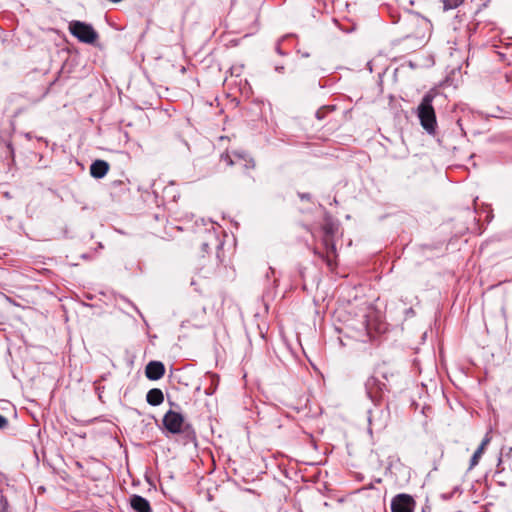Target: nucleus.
I'll list each match as a JSON object with an SVG mask.
<instances>
[{"instance_id":"1","label":"nucleus","mask_w":512,"mask_h":512,"mask_svg":"<svg viewBox=\"0 0 512 512\" xmlns=\"http://www.w3.org/2000/svg\"><path fill=\"white\" fill-rule=\"evenodd\" d=\"M434 98L435 93L433 91L427 92L417 108L420 124L429 135H435L437 130L436 114L433 108Z\"/></svg>"},{"instance_id":"2","label":"nucleus","mask_w":512,"mask_h":512,"mask_svg":"<svg viewBox=\"0 0 512 512\" xmlns=\"http://www.w3.org/2000/svg\"><path fill=\"white\" fill-rule=\"evenodd\" d=\"M69 31L80 42L86 44H92L98 38V33L95 31L92 25L82 21L70 22Z\"/></svg>"},{"instance_id":"3","label":"nucleus","mask_w":512,"mask_h":512,"mask_svg":"<svg viewBox=\"0 0 512 512\" xmlns=\"http://www.w3.org/2000/svg\"><path fill=\"white\" fill-rule=\"evenodd\" d=\"M222 160L229 166H239L242 169H252L255 166L254 160L245 152L233 151L221 156Z\"/></svg>"},{"instance_id":"4","label":"nucleus","mask_w":512,"mask_h":512,"mask_svg":"<svg viewBox=\"0 0 512 512\" xmlns=\"http://www.w3.org/2000/svg\"><path fill=\"white\" fill-rule=\"evenodd\" d=\"M416 502L414 498L405 493L395 495L391 500V512H414Z\"/></svg>"},{"instance_id":"5","label":"nucleus","mask_w":512,"mask_h":512,"mask_svg":"<svg viewBox=\"0 0 512 512\" xmlns=\"http://www.w3.org/2000/svg\"><path fill=\"white\" fill-rule=\"evenodd\" d=\"M365 390L371 401L377 403L386 390V384L377 377L370 376L365 382Z\"/></svg>"},{"instance_id":"6","label":"nucleus","mask_w":512,"mask_h":512,"mask_svg":"<svg viewBox=\"0 0 512 512\" xmlns=\"http://www.w3.org/2000/svg\"><path fill=\"white\" fill-rule=\"evenodd\" d=\"M183 424L184 417L178 412L169 410L163 417L164 427L172 434L182 432Z\"/></svg>"},{"instance_id":"7","label":"nucleus","mask_w":512,"mask_h":512,"mask_svg":"<svg viewBox=\"0 0 512 512\" xmlns=\"http://www.w3.org/2000/svg\"><path fill=\"white\" fill-rule=\"evenodd\" d=\"M164 373L165 367L160 361H151L145 368V374L149 380H158L163 377Z\"/></svg>"},{"instance_id":"8","label":"nucleus","mask_w":512,"mask_h":512,"mask_svg":"<svg viewBox=\"0 0 512 512\" xmlns=\"http://www.w3.org/2000/svg\"><path fill=\"white\" fill-rule=\"evenodd\" d=\"M211 246H214V247L220 246L219 238H218L213 226H211L210 229H205V235H204L203 241L201 243L202 250L205 252H207Z\"/></svg>"},{"instance_id":"9","label":"nucleus","mask_w":512,"mask_h":512,"mask_svg":"<svg viewBox=\"0 0 512 512\" xmlns=\"http://www.w3.org/2000/svg\"><path fill=\"white\" fill-rule=\"evenodd\" d=\"M130 506L135 512H153L149 501L140 495L130 497Z\"/></svg>"},{"instance_id":"10","label":"nucleus","mask_w":512,"mask_h":512,"mask_svg":"<svg viewBox=\"0 0 512 512\" xmlns=\"http://www.w3.org/2000/svg\"><path fill=\"white\" fill-rule=\"evenodd\" d=\"M109 171V164L104 160H95L90 166V174L96 179L103 178Z\"/></svg>"},{"instance_id":"11","label":"nucleus","mask_w":512,"mask_h":512,"mask_svg":"<svg viewBox=\"0 0 512 512\" xmlns=\"http://www.w3.org/2000/svg\"><path fill=\"white\" fill-rule=\"evenodd\" d=\"M146 401L151 406H158V405L162 404L164 401V395H163L162 390H160L158 388L150 389L147 392Z\"/></svg>"},{"instance_id":"12","label":"nucleus","mask_w":512,"mask_h":512,"mask_svg":"<svg viewBox=\"0 0 512 512\" xmlns=\"http://www.w3.org/2000/svg\"><path fill=\"white\" fill-rule=\"evenodd\" d=\"M323 244L327 251L325 261L327 262L328 266H332V264H333L332 256L335 257V255H336L335 243L333 242L332 238L324 237Z\"/></svg>"},{"instance_id":"13","label":"nucleus","mask_w":512,"mask_h":512,"mask_svg":"<svg viewBox=\"0 0 512 512\" xmlns=\"http://www.w3.org/2000/svg\"><path fill=\"white\" fill-rule=\"evenodd\" d=\"M463 0H444L443 1V7L444 10H451L457 8L459 5H461Z\"/></svg>"},{"instance_id":"14","label":"nucleus","mask_w":512,"mask_h":512,"mask_svg":"<svg viewBox=\"0 0 512 512\" xmlns=\"http://www.w3.org/2000/svg\"><path fill=\"white\" fill-rule=\"evenodd\" d=\"M482 454H483V452L481 450L476 449V451L474 452V454L471 457L469 470L474 468L479 463V460H480Z\"/></svg>"},{"instance_id":"15","label":"nucleus","mask_w":512,"mask_h":512,"mask_svg":"<svg viewBox=\"0 0 512 512\" xmlns=\"http://www.w3.org/2000/svg\"><path fill=\"white\" fill-rule=\"evenodd\" d=\"M490 440H491L490 436L488 434H486L477 449L481 450L484 453V450H485L486 446L490 443Z\"/></svg>"},{"instance_id":"16","label":"nucleus","mask_w":512,"mask_h":512,"mask_svg":"<svg viewBox=\"0 0 512 512\" xmlns=\"http://www.w3.org/2000/svg\"><path fill=\"white\" fill-rule=\"evenodd\" d=\"M324 232H325L324 237L332 238V235H333V228H332V226H325L324 227Z\"/></svg>"},{"instance_id":"17","label":"nucleus","mask_w":512,"mask_h":512,"mask_svg":"<svg viewBox=\"0 0 512 512\" xmlns=\"http://www.w3.org/2000/svg\"><path fill=\"white\" fill-rule=\"evenodd\" d=\"M7 425H8L7 418L0 415V429L5 428Z\"/></svg>"},{"instance_id":"18","label":"nucleus","mask_w":512,"mask_h":512,"mask_svg":"<svg viewBox=\"0 0 512 512\" xmlns=\"http://www.w3.org/2000/svg\"><path fill=\"white\" fill-rule=\"evenodd\" d=\"M506 454L507 456H510L512 454V447H503L501 449V455Z\"/></svg>"},{"instance_id":"19","label":"nucleus","mask_w":512,"mask_h":512,"mask_svg":"<svg viewBox=\"0 0 512 512\" xmlns=\"http://www.w3.org/2000/svg\"><path fill=\"white\" fill-rule=\"evenodd\" d=\"M369 416H368V422H369V425H373V422H374V416H373V412L371 410H369Z\"/></svg>"},{"instance_id":"20","label":"nucleus","mask_w":512,"mask_h":512,"mask_svg":"<svg viewBox=\"0 0 512 512\" xmlns=\"http://www.w3.org/2000/svg\"><path fill=\"white\" fill-rule=\"evenodd\" d=\"M185 432H187V435H191L193 438H194V432L193 431H190V426L187 425L184 429Z\"/></svg>"},{"instance_id":"21","label":"nucleus","mask_w":512,"mask_h":512,"mask_svg":"<svg viewBox=\"0 0 512 512\" xmlns=\"http://www.w3.org/2000/svg\"><path fill=\"white\" fill-rule=\"evenodd\" d=\"M275 70H276L277 72H282V71L284 70V67H283V66H276V67H275Z\"/></svg>"},{"instance_id":"22","label":"nucleus","mask_w":512,"mask_h":512,"mask_svg":"<svg viewBox=\"0 0 512 512\" xmlns=\"http://www.w3.org/2000/svg\"><path fill=\"white\" fill-rule=\"evenodd\" d=\"M316 116H317V118L321 119V118H322V114H321V112H320V111H317Z\"/></svg>"},{"instance_id":"23","label":"nucleus","mask_w":512,"mask_h":512,"mask_svg":"<svg viewBox=\"0 0 512 512\" xmlns=\"http://www.w3.org/2000/svg\"><path fill=\"white\" fill-rule=\"evenodd\" d=\"M301 198H302V199H309V195H308V194H306V195H302V196H301Z\"/></svg>"},{"instance_id":"24","label":"nucleus","mask_w":512,"mask_h":512,"mask_svg":"<svg viewBox=\"0 0 512 512\" xmlns=\"http://www.w3.org/2000/svg\"><path fill=\"white\" fill-rule=\"evenodd\" d=\"M501 462H502V458L500 456L499 459H498V466L501 464Z\"/></svg>"}]
</instances>
